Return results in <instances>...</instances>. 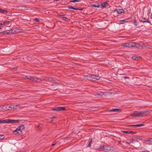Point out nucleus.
I'll return each instance as SVG.
<instances>
[{
    "mask_svg": "<svg viewBox=\"0 0 152 152\" xmlns=\"http://www.w3.org/2000/svg\"><path fill=\"white\" fill-rule=\"evenodd\" d=\"M140 45L138 43H135L130 42L129 43H126L122 44V46L123 47H125L127 48L135 47L136 48H138Z\"/></svg>",
    "mask_w": 152,
    "mask_h": 152,
    "instance_id": "nucleus-1",
    "label": "nucleus"
},
{
    "mask_svg": "<svg viewBox=\"0 0 152 152\" xmlns=\"http://www.w3.org/2000/svg\"><path fill=\"white\" fill-rule=\"evenodd\" d=\"M100 77L99 76L94 75H88L87 76H84L83 77V78L84 79L92 80L94 81H95L97 80H99L100 79Z\"/></svg>",
    "mask_w": 152,
    "mask_h": 152,
    "instance_id": "nucleus-2",
    "label": "nucleus"
},
{
    "mask_svg": "<svg viewBox=\"0 0 152 152\" xmlns=\"http://www.w3.org/2000/svg\"><path fill=\"white\" fill-rule=\"evenodd\" d=\"M24 129V125H22L21 126H19L13 132L15 134H20V133L22 132L21 130L23 129Z\"/></svg>",
    "mask_w": 152,
    "mask_h": 152,
    "instance_id": "nucleus-3",
    "label": "nucleus"
},
{
    "mask_svg": "<svg viewBox=\"0 0 152 152\" xmlns=\"http://www.w3.org/2000/svg\"><path fill=\"white\" fill-rule=\"evenodd\" d=\"M3 110H12V107H14L13 106H18V105H2Z\"/></svg>",
    "mask_w": 152,
    "mask_h": 152,
    "instance_id": "nucleus-4",
    "label": "nucleus"
},
{
    "mask_svg": "<svg viewBox=\"0 0 152 152\" xmlns=\"http://www.w3.org/2000/svg\"><path fill=\"white\" fill-rule=\"evenodd\" d=\"M26 77L27 79L39 82L41 80L39 78H35L29 76H27Z\"/></svg>",
    "mask_w": 152,
    "mask_h": 152,
    "instance_id": "nucleus-5",
    "label": "nucleus"
},
{
    "mask_svg": "<svg viewBox=\"0 0 152 152\" xmlns=\"http://www.w3.org/2000/svg\"><path fill=\"white\" fill-rule=\"evenodd\" d=\"M19 123V120H11V119H7L6 120V123L13 124L15 123Z\"/></svg>",
    "mask_w": 152,
    "mask_h": 152,
    "instance_id": "nucleus-6",
    "label": "nucleus"
},
{
    "mask_svg": "<svg viewBox=\"0 0 152 152\" xmlns=\"http://www.w3.org/2000/svg\"><path fill=\"white\" fill-rule=\"evenodd\" d=\"M65 107H58L54 108L52 110L56 111H63L66 110Z\"/></svg>",
    "mask_w": 152,
    "mask_h": 152,
    "instance_id": "nucleus-7",
    "label": "nucleus"
},
{
    "mask_svg": "<svg viewBox=\"0 0 152 152\" xmlns=\"http://www.w3.org/2000/svg\"><path fill=\"white\" fill-rule=\"evenodd\" d=\"M131 115L134 117H139L141 116L140 112H138L136 113H134L131 114Z\"/></svg>",
    "mask_w": 152,
    "mask_h": 152,
    "instance_id": "nucleus-8",
    "label": "nucleus"
},
{
    "mask_svg": "<svg viewBox=\"0 0 152 152\" xmlns=\"http://www.w3.org/2000/svg\"><path fill=\"white\" fill-rule=\"evenodd\" d=\"M130 20L131 19L130 18H128L126 19L120 20L119 21V23L121 24H123L124 23L128 22L129 21H130Z\"/></svg>",
    "mask_w": 152,
    "mask_h": 152,
    "instance_id": "nucleus-9",
    "label": "nucleus"
},
{
    "mask_svg": "<svg viewBox=\"0 0 152 152\" xmlns=\"http://www.w3.org/2000/svg\"><path fill=\"white\" fill-rule=\"evenodd\" d=\"M94 95L95 96L98 97L99 98H100V97H101L103 96L106 95V94H105L104 93L101 92L99 94H95Z\"/></svg>",
    "mask_w": 152,
    "mask_h": 152,
    "instance_id": "nucleus-10",
    "label": "nucleus"
},
{
    "mask_svg": "<svg viewBox=\"0 0 152 152\" xmlns=\"http://www.w3.org/2000/svg\"><path fill=\"white\" fill-rule=\"evenodd\" d=\"M115 11L119 14H121L124 12V10L122 9H117Z\"/></svg>",
    "mask_w": 152,
    "mask_h": 152,
    "instance_id": "nucleus-11",
    "label": "nucleus"
},
{
    "mask_svg": "<svg viewBox=\"0 0 152 152\" xmlns=\"http://www.w3.org/2000/svg\"><path fill=\"white\" fill-rule=\"evenodd\" d=\"M148 111L146 110L142 111L140 112L141 116L144 115L145 114H147Z\"/></svg>",
    "mask_w": 152,
    "mask_h": 152,
    "instance_id": "nucleus-12",
    "label": "nucleus"
},
{
    "mask_svg": "<svg viewBox=\"0 0 152 152\" xmlns=\"http://www.w3.org/2000/svg\"><path fill=\"white\" fill-rule=\"evenodd\" d=\"M44 79L45 80L48 81H52L53 80V79L50 77H45L44 78Z\"/></svg>",
    "mask_w": 152,
    "mask_h": 152,
    "instance_id": "nucleus-13",
    "label": "nucleus"
},
{
    "mask_svg": "<svg viewBox=\"0 0 152 152\" xmlns=\"http://www.w3.org/2000/svg\"><path fill=\"white\" fill-rule=\"evenodd\" d=\"M120 109L118 108H114L110 110L109 111V112H117Z\"/></svg>",
    "mask_w": 152,
    "mask_h": 152,
    "instance_id": "nucleus-14",
    "label": "nucleus"
},
{
    "mask_svg": "<svg viewBox=\"0 0 152 152\" xmlns=\"http://www.w3.org/2000/svg\"><path fill=\"white\" fill-rule=\"evenodd\" d=\"M10 23V21L8 20H4L3 22V25L5 26L6 25H8Z\"/></svg>",
    "mask_w": 152,
    "mask_h": 152,
    "instance_id": "nucleus-15",
    "label": "nucleus"
},
{
    "mask_svg": "<svg viewBox=\"0 0 152 152\" xmlns=\"http://www.w3.org/2000/svg\"><path fill=\"white\" fill-rule=\"evenodd\" d=\"M144 126V124H137L135 125H129V126H136V127H140L141 126Z\"/></svg>",
    "mask_w": 152,
    "mask_h": 152,
    "instance_id": "nucleus-16",
    "label": "nucleus"
},
{
    "mask_svg": "<svg viewBox=\"0 0 152 152\" xmlns=\"http://www.w3.org/2000/svg\"><path fill=\"white\" fill-rule=\"evenodd\" d=\"M0 12L2 13H4L5 14H6L7 13V11L4 10L0 8Z\"/></svg>",
    "mask_w": 152,
    "mask_h": 152,
    "instance_id": "nucleus-17",
    "label": "nucleus"
},
{
    "mask_svg": "<svg viewBox=\"0 0 152 152\" xmlns=\"http://www.w3.org/2000/svg\"><path fill=\"white\" fill-rule=\"evenodd\" d=\"M0 34H10V32L9 30H6L2 32H1Z\"/></svg>",
    "mask_w": 152,
    "mask_h": 152,
    "instance_id": "nucleus-18",
    "label": "nucleus"
},
{
    "mask_svg": "<svg viewBox=\"0 0 152 152\" xmlns=\"http://www.w3.org/2000/svg\"><path fill=\"white\" fill-rule=\"evenodd\" d=\"M108 4L107 2H104L103 4H102L101 5L102 7H104L107 6Z\"/></svg>",
    "mask_w": 152,
    "mask_h": 152,
    "instance_id": "nucleus-19",
    "label": "nucleus"
},
{
    "mask_svg": "<svg viewBox=\"0 0 152 152\" xmlns=\"http://www.w3.org/2000/svg\"><path fill=\"white\" fill-rule=\"evenodd\" d=\"M18 105V106H13V107H12V109H17V108H21V107L20 106V105ZM12 107H13V106Z\"/></svg>",
    "mask_w": 152,
    "mask_h": 152,
    "instance_id": "nucleus-20",
    "label": "nucleus"
},
{
    "mask_svg": "<svg viewBox=\"0 0 152 152\" xmlns=\"http://www.w3.org/2000/svg\"><path fill=\"white\" fill-rule=\"evenodd\" d=\"M91 6H92V7H100V6L99 5V4H92L91 5Z\"/></svg>",
    "mask_w": 152,
    "mask_h": 152,
    "instance_id": "nucleus-21",
    "label": "nucleus"
},
{
    "mask_svg": "<svg viewBox=\"0 0 152 152\" xmlns=\"http://www.w3.org/2000/svg\"><path fill=\"white\" fill-rule=\"evenodd\" d=\"M9 32H10V34H14V31H14V30L13 29H12V30H9Z\"/></svg>",
    "mask_w": 152,
    "mask_h": 152,
    "instance_id": "nucleus-22",
    "label": "nucleus"
},
{
    "mask_svg": "<svg viewBox=\"0 0 152 152\" xmlns=\"http://www.w3.org/2000/svg\"><path fill=\"white\" fill-rule=\"evenodd\" d=\"M132 58L134 60H138L139 59V57H136V56L132 57Z\"/></svg>",
    "mask_w": 152,
    "mask_h": 152,
    "instance_id": "nucleus-23",
    "label": "nucleus"
},
{
    "mask_svg": "<svg viewBox=\"0 0 152 152\" xmlns=\"http://www.w3.org/2000/svg\"><path fill=\"white\" fill-rule=\"evenodd\" d=\"M6 123V120H0V123Z\"/></svg>",
    "mask_w": 152,
    "mask_h": 152,
    "instance_id": "nucleus-24",
    "label": "nucleus"
},
{
    "mask_svg": "<svg viewBox=\"0 0 152 152\" xmlns=\"http://www.w3.org/2000/svg\"><path fill=\"white\" fill-rule=\"evenodd\" d=\"M92 142V139H91V140H90V141L88 144V145L87 146L88 147H90L91 146V142Z\"/></svg>",
    "mask_w": 152,
    "mask_h": 152,
    "instance_id": "nucleus-25",
    "label": "nucleus"
},
{
    "mask_svg": "<svg viewBox=\"0 0 152 152\" xmlns=\"http://www.w3.org/2000/svg\"><path fill=\"white\" fill-rule=\"evenodd\" d=\"M4 137V135H0V140L3 139Z\"/></svg>",
    "mask_w": 152,
    "mask_h": 152,
    "instance_id": "nucleus-26",
    "label": "nucleus"
},
{
    "mask_svg": "<svg viewBox=\"0 0 152 152\" xmlns=\"http://www.w3.org/2000/svg\"><path fill=\"white\" fill-rule=\"evenodd\" d=\"M14 33H18L19 32V29L17 28L14 29Z\"/></svg>",
    "mask_w": 152,
    "mask_h": 152,
    "instance_id": "nucleus-27",
    "label": "nucleus"
},
{
    "mask_svg": "<svg viewBox=\"0 0 152 152\" xmlns=\"http://www.w3.org/2000/svg\"><path fill=\"white\" fill-rule=\"evenodd\" d=\"M80 1V0H74L72 1H71L70 2H73L75 3L77 2H78Z\"/></svg>",
    "mask_w": 152,
    "mask_h": 152,
    "instance_id": "nucleus-28",
    "label": "nucleus"
},
{
    "mask_svg": "<svg viewBox=\"0 0 152 152\" xmlns=\"http://www.w3.org/2000/svg\"><path fill=\"white\" fill-rule=\"evenodd\" d=\"M68 8L69 9H73V10H76L77 9H75V8H74L73 7H72V6H71L69 7H68Z\"/></svg>",
    "mask_w": 152,
    "mask_h": 152,
    "instance_id": "nucleus-29",
    "label": "nucleus"
},
{
    "mask_svg": "<svg viewBox=\"0 0 152 152\" xmlns=\"http://www.w3.org/2000/svg\"><path fill=\"white\" fill-rule=\"evenodd\" d=\"M42 126V125L40 124L39 125L37 126V127L39 129H40L41 128Z\"/></svg>",
    "mask_w": 152,
    "mask_h": 152,
    "instance_id": "nucleus-30",
    "label": "nucleus"
},
{
    "mask_svg": "<svg viewBox=\"0 0 152 152\" xmlns=\"http://www.w3.org/2000/svg\"><path fill=\"white\" fill-rule=\"evenodd\" d=\"M152 139H151V140H149L148 141V143L150 144H152Z\"/></svg>",
    "mask_w": 152,
    "mask_h": 152,
    "instance_id": "nucleus-31",
    "label": "nucleus"
},
{
    "mask_svg": "<svg viewBox=\"0 0 152 152\" xmlns=\"http://www.w3.org/2000/svg\"><path fill=\"white\" fill-rule=\"evenodd\" d=\"M62 19L63 20L66 21L67 19L68 18L66 17H63L62 18Z\"/></svg>",
    "mask_w": 152,
    "mask_h": 152,
    "instance_id": "nucleus-32",
    "label": "nucleus"
},
{
    "mask_svg": "<svg viewBox=\"0 0 152 152\" xmlns=\"http://www.w3.org/2000/svg\"><path fill=\"white\" fill-rule=\"evenodd\" d=\"M130 134H136V132H133L132 131H129Z\"/></svg>",
    "mask_w": 152,
    "mask_h": 152,
    "instance_id": "nucleus-33",
    "label": "nucleus"
},
{
    "mask_svg": "<svg viewBox=\"0 0 152 152\" xmlns=\"http://www.w3.org/2000/svg\"><path fill=\"white\" fill-rule=\"evenodd\" d=\"M56 118V117H53L51 118L50 122H51V121H53L54 120V118Z\"/></svg>",
    "mask_w": 152,
    "mask_h": 152,
    "instance_id": "nucleus-34",
    "label": "nucleus"
},
{
    "mask_svg": "<svg viewBox=\"0 0 152 152\" xmlns=\"http://www.w3.org/2000/svg\"><path fill=\"white\" fill-rule=\"evenodd\" d=\"M124 132L126 133L127 134H130L129 131H123Z\"/></svg>",
    "mask_w": 152,
    "mask_h": 152,
    "instance_id": "nucleus-35",
    "label": "nucleus"
},
{
    "mask_svg": "<svg viewBox=\"0 0 152 152\" xmlns=\"http://www.w3.org/2000/svg\"><path fill=\"white\" fill-rule=\"evenodd\" d=\"M99 149H103V150H104V146H101L100 148H99Z\"/></svg>",
    "mask_w": 152,
    "mask_h": 152,
    "instance_id": "nucleus-36",
    "label": "nucleus"
},
{
    "mask_svg": "<svg viewBox=\"0 0 152 152\" xmlns=\"http://www.w3.org/2000/svg\"><path fill=\"white\" fill-rule=\"evenodd\" d=\"M3 110V106L2 105L0 106V110Z\"/></svg>",
    "mask_w": 152,
    "mask_h": 152,
    "instance_id": "nucleus-37",
    "label": "nucleus"
},
{
    "mask_svg": "<svg viewBox=\"0 0 152 152\" xmlns=\"http://www.w3.org/2000/svg\"><path fill=\"white\" fill-rule=\"evenodd\" d=\"M2 26H3V23H1L0 24V29H1Z\"/></svg>",
    "mask_w": 152,
    "mask_h": 152,
    "instance_id": "nucleus-38",
    "label": "nucleus"
},
{
    "mask_svg": "<svg viewBox=\"0 0 152 152\" xmlns=\"http://www.w3.org/2000/svg\"><path fill=\"white\" fill-rule=\"evenodd\" d=\"M35 20H36L37 21V22L39 21V19H35Z\"/></svg>",
    "mask_w": 152,
    "mask_h": 152,
    "instance_id": "nucleus-39",
    "label": "nucleus"
},
{
    "mask_svg": "<svg viewBox=\"0 0 152 152\" xmlns=\"http://www.w3.org/2000/svg\"><path fill=\"white\" fill-rule=\"evenodd\" d=\"M124 78L125 79H126V78H129V77H126H126H124Z\"/></svg>",
    "mask_w": 152,
    "mask_h": 152,
    "instance_id": "nucleus-40",
    "label": "nucleus"
},
{
    "mask_svg": "<svg viewBox=\"0 0 152 152\" xmlns=\"http://www.w3.org/2000/svg\"><path fill=\"white\" fill-rule=\"evenodd\" d=\"M56 144V143H53V144H52V146H54V145H55Z\"/></svg>",
    "mask_w": 152,
    "mask_h": 152,
    "instance_id": "nucleus-41",
    "label": "nucleus"
},
{
    "mask_svg": "<svg viewBox=\"0 0 152 152\" xmlns=\"http://www.w3.org/2000/svg\"><path fill=\"white\" fill-rule=\"evenodd\" d=\"M136 21H135L134 22V24L135 25V26H137V25L136 24Z\"/></svg>",
    "mask_w": 152,
    "mask_h": 152,
    "instance_id": "nucleus-42",
    "label": "nucleus"
},
{
    "mask_svg": "<svg viewBox=\"0 0 152 152\" xmlns=\"http://www.w3.org/2000/svg\"><path fill=\"white\" fill-rule=\"evenodd\" d=\"M59 0H56V1H59Z\"/></svg>",
    "mask_w": 152,
    "mask_h": 152,
    "instance_id": "nucleus-43",
    "label": "nucleus"
}]
</instances>
